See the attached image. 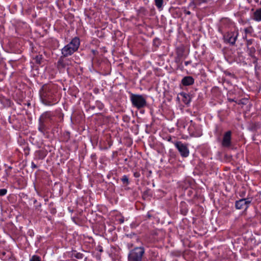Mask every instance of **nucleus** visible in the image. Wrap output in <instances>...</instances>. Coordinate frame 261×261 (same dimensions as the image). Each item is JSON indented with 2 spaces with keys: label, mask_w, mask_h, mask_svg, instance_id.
<instances>
[{
  "label": "nucleus",
  "mask_w": 261,
  "mask_h": 261,
  "mask_svg": "<svg viewBox=\"0 0 261 261\" xmlns=\"http://www.w3.org/2000/svg\"><path fill=\"white\" fill-rule=\"evenodd\" d=\"M51 90V85H44L40 91L41 99L42 102L46 105H51L53 100L54 92Z\"/></svg>",
  "instance_id": "obj_1"
},
{
  "label": "nucleus",
  "mask_w": 261,
  "mask_h": 261,
  "mask_svg": "<svg viewBox=\"0 0 261 261\" xmlns=\"http://www.w3.org/2000/svg\"><path fill=\"white\" fill-rule=\"evenodd\" d=\"M80 44V40L78 38L75 37L72 40L65 45L62 49V54L63 57L71 56L79 48Z\"/></svg>",
  "instance_id": "obj_2"
},
{
  "label": "nucleus",
  "mask_w": 261,
  "mask_h": 261,
  "mask_svg": "<svg viewBox=\"0 0 261 261\" xmlns=\"http://www.w3.org/2000/svg\"><path fill=\"white\" fill-rule=\"evenodd\" d=\"M144 254V249L143 247H136L130 251L128 254V261H142Z\"/></svg>",
  "instance_id": "obj_3"
},
{
  "label": "nucleus",
  "mask_w": 261,
  "mask_h": 261,
  "mask_svg": "<svg viewBox=\"0 0 261 261\" xmlns=\"http://www.w3.org/2000/svg\"><path fill=\"white\" fill-rule=\"evenodd\" d=\"M130 100L133 106L137 109H141L146 105V99L141 95L132 94Z\"/></svg>",
  "instance_id": "obj_4"
},
{
  "label": "nucleus",
  "mask_w": 261,
  "mask_h": 261,
  "mask_svg": "<svg viewBox=\"0 0 261 261\" xmlns=\"http://www.w3.org/2000/svg\"><path fill=\"white\" fill-rule=\"evenodd\" d=\"M239 36L238 31L227 32L223 36L224 41L231 45H234Z\"/></svg>",
  "instance_id": "obj_5"
},
{
  "label": "nucleus",
  "mask_w": 261,
  "mask_h": 261,
  "mask_svg": "<svg viewBox=\"0 0 261 261\" xmlns=\"http://www.w3.org/2000/svg\"><path fill=\"white\" fill-rule=\"evenodd\" d=\"M175 146L180 152L181 156L187 157L189 154V149L186 144L181 142H177L175 143Z\"/></svg>",
  "instance_id": "obj_6"
},
{
  "label": "nucleus",
  "mask_w": 261,
  "mask_h": 261,
  "mask_svg": "<svg viewBox=\"0 0 261 261\" xmlns=\"http://www.w3.org/2000/svg\"><path fill=\"white\" fill-rule=\"evenodd\" d=\"M250 203L251 200L249 198H244L237 201L235 206L238 210H246Z\"/></svg>",
  "instance_id": "obj_7"
},
{
  "label": "nucleus",
  "mask_w": 261,
  "mask_h": 261,
  "mask_svg": "<svg viewBox=\"0 0 261 261\" xmlns=\"http://www.w3.org/2000/svg\"><path fill=\"white\" fill-rule=\"evenodd\" d=\"M52 115L49 112H46L42 114L39 118V121L41 123H48L51 121L52 119Z\"/></svg>",
  "instance_id": "obj_8"
},
{
  "label": "nucleus",
  "mask_w": 261,
  "mask_h": 261,
  "mask_svg": "<svg viewBox=\"0 0 261 261\" xmlns=\"http://www.w3.org/2000/svg\"><path fill=\"white\" fill-rule=\"evenodd\" d=\"M231 142V132H227L224 135L222 145L224 147H228L230 145Z\"/></svg>",
  "instance_id": "obj_9"
},
{
  "label": "nucleus",
  "mask_w": 261,
  "mask_h": 261,
  "mask_svg": "<svg viewBox=\"0 0 261 261\" xmlns=\"http://www.w3.org/2000/svg\"><path fill=\"white\" fill-rule=\"evenodd\" d=\"M69 64H70V61L69 59H64L63 57H61L58 62V65L60 68H65Z\"/></svg>",
  "instance_id": "obj_10"
},
{
  "label": "nucleus",
  "mask_w": 261,
  "mask_h": 261,
  "mask_svg": "<svg viewBox=\"0 0 261 261\" xmlns=\"http://www.w3.org/2000/svg\"><path fill=\"white\" fill-rule=\"evenodd\" d=\"M194 80L192 76H188L184 77L181 83L184 86H190L194 83Z\"/></svg>",
  "instance_id": "obj_11"
},
{
  "label": "nucleus",
  "mask_w": 261,
  "mask_h": 261,
  "mask_svg": "<svg viewBox=\"0 0 261 261\" xmlns=\"http://www.w3.org/2000/svg\"><path fill=\"white\" fill-rule=\"evenodd\" d=\"M253 18L257 21H261V9H257L254 12Z\"/></svg>",
  "instance_id": "obj_12"
},
{
  "label": "nucleus",
  "mask_w": 261,
  "mask_h": 261,
  "mask_svg": "<svg viewBox=\"0 0 261 261\" xmlns=\"http://www.w3.org/2000/svg\"><path fill=\"white\" fill-rule=\"evenodd\" d=\"M244 32H245V35L243 37V39H246L247 35L248 34H251L253 33V29H252V28L251 27H249L245 28L244 29Z\"/></svg>",
  "instance_id": "obj_13"
},
{
  "label": "nucleus",
  "mask_w": 261,
  "mask_h": 261,
  "mask_svg": "<svg viewBox=\"0 0 261 261\" xmlns=\"http://www.w3.org/2000/svg\"><path fill=\"white\" fill-rule=\"evenodd\" d=\"M180 95L183 97L182 101L185 104H188L190 102V99L188 94L183 93Z\"/></svg>",
  "instance_id": "obj_14"
},
{
  "label": "nucleus",
  "mask_w": 261,
  "mask_h": 261,
  "mask_svg": "<svg viewBox=\"0 0 261 261\" xmlns=\"http://www.w3.org/2000/svg\"><path fill=\"white\" fill-rule=\"evenodd\" d=\"M197 6H199V5H198L195 0H191V3L189 4L188 8L195 10Z\"/></svg>",
  "instance_id": "obj_15"
},
{
  "label": "nucleus",
  "mask_w": 261,
  "mask_h": 261,
  "mask_svg": "<svg viewBox=\"0 0 261 261\" xmlns=\"http://www.w3.org/2000/svg\"><path fill=\"white\" fill-rule=\"evenodd\" d=\"M46 128L47 127L46 126L45 123H41V122L39 121V126L38 129L40 132L44 133Z\"/></svg>",
  "instance_id": "obj_16"
},
{
  "label": "nucleus",
  "mask_w": 261,
  "mask_h": 261,
  "mask_svg": "<svg viewBox=\"0 0 261 261\" xmlns=\"http://www.w3.org/2000/svg\"><path fill=\"white\" fill-rule=\"evenodd\" d=\"M155 5L158 9H161L163 7V0H154Z\"/></svg>",
  "instance_id": "obj_17"
},
{
  "label": "nucleus",
  "mask_w": 261,
  "mask_h": 261,
  "mask_svg": "<svg viewBox=\"0 0 261 261\" xmlns=\"http://www.w3.org/2000/svg\"><path fill=\"white\" fill-rule=\"evenodd\" d=\"M247 49H248V51L249 52L250 56H253V55L255 52V48L253 47H248Z\"/></svg>",
  "instance_id": "obj_18"
},
{
  "label": "nucleus",
  "mask_w": 261,
  "mask_h": 261,
  "mask_svg": "<svg viewBox=\"0 0 261 261\" xmlns=\"http://www.w3.org/2000/svg\"><path fill=\"white\" fill-rule=\"evenodd\" d=\"M30 261H41V258L38 256L33 255L30 259Z\"/></svg>",
  "instance_id": "obj_19"
},
{
  "label": "nucleus",
  "mask_w": 261,
  "mask_h": 261,
  "mask_svg": "<svg viewBox=\"0 0 261 261\" xmlns=\"http://www.w3.org/2000/svg\"><path fill=\"white\" fill-rule=\"evenodd\" d=\"M121 180H122V181L123 182V184H128V179L126 175L123 176L122 177Z\"/></svg>",
  "instance_id": "obj_20"
},
{
  "label": "nucleus",
  "mask_w": 261,
  "mask_h": 261,
  "mask_svg": "<svg viewBox=\"0 0 261 261\" xmlns=\"http://www.w3.org/2000/svg\"><path fill=\"white\" fill-rule=\"evenodd\" d=\"M7 190L5 189H0V196H2L6 194Z\"/></svg>",
  "instance_id": "obj_21"
},
{
  "label": "nucleus",
  "mask_w": 261,
  "mask_h": 261,
  "mask_svg": "<svg viewBox=\"0 0 261 261\" xmlns=\"http://www.w3.org/2000/svg\"><path fill=\"white\" fill-rule=\"evenodd\" d=\"M196 2L198 3V5H200L201 3H207L211 0H195Z\"/></svg>",
  "instance_id": "obj_22"
},
{
  "label": "nucleus",
  "mask_w": 261,
  "mask_h": 261,
  "mask_svg": "<svg viewBox=\"0 0 261 261\" xmlns=\"http://www.w3.org/2000/svg\"><path fill=\"white\" fill-rule=\"evenodd\" d=\"M246 45L247 47H249V45L252 44L253 40L252 39H246Z\"/></svg>",
  "instance_id": "obj_23"
},
{
  "label": "nucleus",
  "mask_w": 261,
  "mask_h": 261,
  "mask_svg": "<svg viewBox=\"0 0 261 261\" xmlns=\"http://www.w3.org/2000/svg\"><path fill=\"white\" fill-rule=\"evenodd\" d=\"M184 13L187 14V15H190L191 14V12L190 11H187L186 10V9L184 10Z\"/></svg>",
  "instance_id": "obj_24"
},
{
  "label": "nucleus",
  "mask_w": 261,
  "mask_h": 261,
  "mask_svg": "<svg viewBox=\"0 0 261 261\" xmlns=\"http://www.w3.org/2000/svg\"><path fill=\"white\" fill-rule=\"evenodd\" d=\"M31 167L32 168H37V166L33 162H32L31 164Z\"/></svg>",
  "instance_id": "obj_25"
},
{
  "label": "nucleus",
  "mask_w": 261,
  "mask_h": 261,
  "mask_svg": "<svg viewBox=\"0 0 261 261\" xmlns=\"http://www.w3.org/2000/svg\"><path fill=\"white\" fill-rule=\"evenodd\" d=\"M76 257L78 258H81L82 257V254H77Z\"/></svg>",
  "instance_id": "obj_26"
},
{
  "label": "nucleus",
  "mask_w": 261,
  "mask_h": 261,
  "mask_svg": "<svg viewBox=\"0 0 261 261\" xmlns=\"http://www.w3.org/2000/svg\"><path fill=\"white\" fill-rule=\"evenodd\" d=\"M41 59V57H37L36 60L38 63H40V60Z\"/></svg>",
  "instance_id": "obj_27"
},
{
  "label": "nucleus",
  "mask_w": 261,
  "mask_h": 261,
  "mask_svg": "<svg viewBox=\"0 0 261 261\" xmlns=\"http://www.w3.org/2000/svg\"><path fill=\"white\" fill-rule=\"evenodd\" d=\"M191 61H187L185 62V65H188L189 64L191 63Z\"/></svg>",
  "instance_id": "obj_28"
},
{
  "label": "nucleus",
  "mask_w": 261,
  "mask_h": 261,
  "mask_svg": "<svg viewBox=\"0 0 261 261\" xmlns=\"http://www.w3.org/2000/svg\"><path fill=\"white\" fill-rule=\"evenodd\" d=\"M120 223H123V220L122 219H120Z\"/></svg>",
  "instance_id": "obj_29"
}]
</instances>
